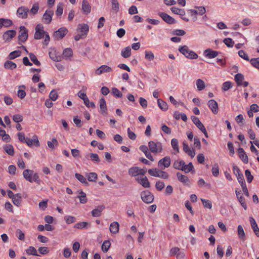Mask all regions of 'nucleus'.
<instances>
[{"label":"nucleus","instance_id":"nucleus-1","mask_svg":"<svg viewBox=\"0 0 259 259\" xmlns=\"http://www.w3.org/2000/svg\"><path fill=\"white\" fill-rule=\"evenodd\" d=\"M179 51L188 59H196L198 57V55L194 51L190 50L187 46L184 45L180 47Z\"/></svg>","mask_w":259,"mask_h":259},{"label":"nucleus","instance_id":"nucleus-2","mask_svg":"<svg viewBox=\"0 0 259 259\" xmlns=\"http://www.w3.org/2000/svg\"><path fill=\"white\" fill-rule=\"evenodd\" d=\"M159 168H154L149 169L148 170L149 175L153 177L160 178L163 179H167L169 178V175L167 172Z\"/></svg>","mask_w":259,"mask_h":259},{"label":"nucleus","instance_id":"nucleus-3","mask_svg":"<svg viewBox=\"0 0 259 259\" xmlns=\"http://www.w3.org/2000/svg\"><path fill=\"white\" fill-rule=\"evenodd\" d=\"M150 151L153 153H160L162 152V146L160 142H155L151 141L148 143Z\"/></svg>","mask_w":259,"mask_h":259},{"label":"nucleus","instance_id":"nucleus-4","mask_svg":"<svg viewBox=\"0 0 259 259\" xmlns=\"http://www.w3.org/2000/svg\"><path fill=\"white\" fill-rule=\"evenodd\" d=\"M142 200L146 203H152L154 200L153 195L148 191H142L141 193Z\"/></svg>","mask_w":259,"mask_h":259},{"label":"nucleus","instance_id":"nucleus-5","mask_svg":"<svg viewBox=\"0 0 259 259\" xmlns=\"http://www.w3.org/2000/svg\"><path fill=\"white\" fill-rule=\"evenodd\" d=\"M170 163L171 159L170 157L165 156L158 161L157 165L161 169H164L168 168Z\"/></svg>","mask_w":259,"mask_h":259},{"label":"nucleus","instance_id":"nucleus-6","mask_svg":"<svg viewBox=\"0 0 259 259\" xmlns=\"http://www.w3.org/2000/svg\"><path fill=\"white\" fill-rule=\"evenodd\" d=\"M146 169L140 168L139 167H132L128 169V174L130 176L136 177L138 175H144Z\"/></svg>","mask_w":259,"mask_h":259},{"label":"nucleus","instance_id":"nucleus-7","mask_svg":"<svg viewBox=\"0 0 259 259\" xmlns=\"http://www.w3.org/2000/svg\"><path fill=\"white\" fill-rule=\"evenodd\" d=\"M28 38V30L26 28L21 26L20 27L19 34L18 36V40L21 42H24Z\"/></svg>","mask_w":259,"mask_h":259},{"label":"nucleus","instance_id":"nucleus-8","mask_svg":"<svg viewBox=\"0 0 259 259\" xmlns=\"http://www.w3.org/2000/svg\"><path fill=\"white\" fill-rule=\"evenodd\" d=\"M46 32L44 30V27L41 24H38L35 27V32L34 37L36 39L42 38Z\"/></svg>","mask_w":259,"mask_h":259},{"label":"nucleus","instance_id":"nucleus-9","mask_svg":"<svg viewBox=\"0 0 259 259\" xmlns=\"http://www.w3.org/2000/svg\"><path fill=\"white\" fill-rule=\"evenodd\" d=\"M29 12L28 8L24 6H21L17 9V15L19 18L25 19L27 18Z\"/></svg>","mask_w":259,"mask_h":259},{"label":"nucleus","instance_id":"nucleus-10","mask_svg":"<svg viewBox=\"0 0 259 259\" xmlns=\"http://www.w3.org/2000/svg\"><path fill=\"white\" fill-rule=\"evenodd\" d=\"M67 32L68 30L66 28L61 27L54 32L53 37L57 40L62 39L67 34Z\"/></svg>","mask_w":259,"mask_h":259},{"label":"nucleus","instance_id":"nucleus-11","mask_svg":"<svg viewBox=\"0 0 259 259\" xmlns=\"http://www.w3.org/2000/svg\"><path fill=\"white\" fill-rule=\"evenodd\" d=\"M89 31V26L87 24H79L78 25L77 31L84 37H86Z\"/></svg>","mask_w":259,"mask_h":259},{"label":"nucleus","instance_id":"nucleus-12","mask_svg":"<svg viewBox=\"0 0 259 259\" xmlns=\"http://www.w3.org/2000/svg\"><path fill=\"white\" fill-rule=\"evenodd\" d=\"M54 15V12L52 10H47L42 16V21L44 23L50 24L52 20V17Z\"/></svg>","mask_w":259,"mask_h":259},{"label":"nucleus","instance_id":"nucleus-13","mask_svg":"<svg viewBox=\"0 0 259 259\" xmlns=\"http://www.w3.org/2000/svg\"><path fill=\"white\" fill-rule=\"evenodd\" d=\"M112 71L111 67L106 65H103L95 70V73L97 75H100L103 73L111 72Z\"/></svg>","mask_w":259,"mask_h":259},{"label":"nucleus","instance_id":"nucleus-14","mask_svg":"<svg viewBox=\"0 0 259 259\" xmlns=\"http://www.w3.org/2000/svg\"><path fill=\"white\" fill-rule=\"evenodd\" d=\"M158 15L168 24H172L176 23V20L164 12H159Z\"/></svg>","mask_w":259,"mask_h":259},{"label":"nucleus","instance_id":"nucleus-15","mask_svg":"<svg viewBox=\"0 0 259 259\" xmlns=\"http://www.w3.org/2000/svg\"><path fill=\"white\" fill-rule=\"evenodd\" d=\"M16 34V31L14 30H9L6 31L3 34V39L5 41H9Z\"/></svg>","mask_w":259,"mask_h":259},{"label":"nucleus","instance_id":"nucleus-16","mask_svg":"<svg viewBox=\"0 0 259 259\" xmlns=\"http://www.w3.org/2000/svg\"><path fill=\"white\" fill-rule=\"evenodd\" d=\"M100 112L101 114L105 116L107 114V108L106 106V103L105 99L102 98L100 99Z\"/></svg>","mask_w":259,"mask_h":259},{"label":"nucleus","instance_id":"nucleus-17","mask_svg":"<svg viewBox=\"0 0 259 259\" xmlns=\"http://www.w3.org/2000/svg\"><path fill=\"white\" fill-rule=\"evenodd\" d=\"M207 105L214 114H217L218 112V105L215 100L213 99L209 100L208 101Z\"/></svg>","mask_w":259,"mask_h":259},{"label":"nucleus","instance_id":"nucleus-18","mask_svg":"<svg viewBox=\"0 0 259 259\" xmlns=\"http://www.w3.org/2000/svg\"><path fill=\"white\" fill-rule=\"evenodd\" d=\"M28 146H31L34 144L36 146L38 147L39 146V142L38 140L37 137L36 135H33L31 139L29 138H26L25 142Z\"/></svg>","mask_w":259,"mask_h":259},{"label":"nucleus","instance_id":"nucleus-19","mask_svg":"<svg viewBox=\"0 0 259 259\" xmlns=\"http://www.w3.org/2000/svg\"><path fill=\"white\" fill-rule=\"evenodd\" d=\"M219 54V52L213 51L210 49H207L204 51V55L206 58L212 59L216 57Z\"/></svg>","mask_w":259,"mask_h":259},{"label":"nucleus","instance_id":"nucleus-20","mask_svg":"<svg viewBox=\"0 0 259 259\" xmlns=\"http://www.w3.org/2000/svg\"><path fill=\"white\" fill-rule=\"evenodd\" d=\"M177 176L178 179L181 182L183 183L184 184L186 185L187 186L190 185V181L187 176L182 175L180 172H177Z\"/></svg>","mask_w":259,"mask_h":259},{"label":"nucleus","instance_id":"nucleus-21","mask_svg":"<svg viewBox=\"0 0 259 259\" xmlns=\"http://www.w3.org/2000/svg\"><path fill=\"white\" fill-rule=\"evenodd\" d=\"M239 156L243 162L247 163L248 162V158L247 155L245 153L244 149L242 148H239L238 149Z\"/></svg>","mask_w":259,"mask_h":259},{"label":"nucleus","instance_id":"nucleus-22","mask_svg":"<svg viewBox=\"0 0 259 259\" xmlns=\"http://www.w3.org/2000/svg\"><path fill=\"white\" fill-rule=\"evenodd\" d=\"M33 173V170L27 169L23 171V175L26 180L31 183L32 182V176Z\"/></svg>","mask_w":259,"mask_h":259},{"label":"nucleus","instance_id":"nucleus-23","mask_svg":"<svg viewBox=\"0 0 259 259\" xmlns=\"http://www.w3.org/2000/svg\"><path fill=\"white\" fill-rule=\"evenodd\" d=\"M249 221L254 233L257 237H259V228L255 220L252 217H250Z\"/></svg>","mask_w":259,"mask_h":259},{"label":"nucleus","instance_id":"nucleus-24","mask_svg":"<svg viewBox=\"0 0 259 259\" xmlns=\"http://www.w3.org/2000/svg\"><path fill=\"white\" fill-rule=\"evenodd\" d=\"M105 207L103 205H100L97 208L93 209L91 213L94 217H99L101 215L102 211L104 210Z\"/></svg>","mask_w":259,"mask_h":259},{"label":"nucleus","instance_id":"nucleus-25","mask_svg":"<svg viewBox=\"0 0 259 259\" xmlns=\"http://www.w3.org/2000/svg\"><path fill=\"white\" fill-rule=\"evenodd\" d=\"M81 9L82 11L87 14L91 12V7L87 0L82 1Z\"/></svg>","mask_w":259,"mask_h":259},{"label":"nucleus","instance_id":"nucleus-26","mask_svg":"<svg viewBox=\"0 0 259 259\" xmlns=\"http://www.w3.org/2000/svg\"><path fill=\"white\" fill-rule=\"evenodd\" d=\"M119 225L118 223L114 222L110 225V231L113 234H116L119 231Z\"/></svg>","mask_w":259,"mask_h":259},{"label":"nucleus","instance_id":"nucleus-27","mask_svg":"<svg viewBox=\"0 0 259 259\" xmlns=\"http://www.w3.org/2000/svg\"><path fill=\"white\" fill-rule=\"evenodd\" d=\"M244 77L241 73H237L235 75V80L238 86H241L244 81Z\"/></svg>","mask_w":259,"mask_h":259},{"label":"nucleus","instance_id":"nucleus-28","mask_svg":"<svg viewBox=\"0 0 259 259\" xmlns=\"http://www.w3.org/2000/svg\"><path fill=\"white\" fill-rule=\"evenodd\" d=\"M4 67L7 69L14 70L17 67V65L11 61L7 60L4 63Z\"/></svg>","mask_w":259,"mask_h":259},{"label":"nucleus","instance_id":"nucleus-29","mask_svg":"<svg viewBox=\"0 0 259 259\" xmlns=\"http://www.w3.org/2000/svg\"><path fill=\"white\" fill-rule=\"evenodd\" d=\"M185 164L183 160H176L173 163V167L176 169L181 170V168Z\"/></svg>","mask_w":259,"mask_h":259},{"label":"nucleus","instance_id":"nucleus-30","mask_svg":"<svg viewBox=\"0 0 259 259\" xmlns=\"http://www.w3.org/2000/svg\"><path fill=\"white\" fill-rule=\"evenodd\" d=\"M181 170L184 171L186 173H188L191 171L194 170V167L192 162H190L188 164L185 163L181 168Z\"/></svg>","mask_w":259,"mask_h":259},{"label":"nucleus","instance_id":"nucleus-31","mask_svg":"<svg viewBox=\"0 0 259 259\" xmlns=\"http://www.w3.org/2000/svg\"><path fill=\"white\" fill-rule=\"evenodd\" d=\"M5 151L11 156H13L14 154V149L12 145H6L4 147Z\"/></svg>","mask_w":259,"mask_h":259},{"label":"nucleus","instance_id":"nucleus-32","mask_svg":"<svg viewBox=\"0 0 259 259\" xmlns=\"http://www.w3.org/2000/svg\"><path fill=\"white\" fill-rule=\"evenodd\" d=\"M131 55V49L130 47H127L121 51V56L124 58H127Z\"/></svg>","mask_w":259,"mask_h":259},{"label":"nucleus","instance_id":"nucleus-33","mask_svg":"<svg viewBox=\"0 0 259 259\" xmlns=\"http://www.w3.org/2000/svg\"><path fill=\"white\" fill-rule=\"evenodd\" d=\"M157 104L158 107L162 110L165 111L168 109L167 103L160 99H158Z\"/></svg>","mask_w":259,"mask_h":259},{"label":"nucleus","instance_id":"nucleus-34","mask_svg":"<svg viewBox=\"0 0 259 259\" xmlns=\"http://www.w3.org/2000/svg\"><path fill=\"white\" fill-rule=\"evenodd\" d=\"M140 182L139 183L143 187L145 188H149L150 186V182H149L147 178L145 176L144 177L140 178Z\"/></svg>","mask_w":259,"mask_h":259},{"label":"nucleus","instance_id":"nucleus-35","mask_svg":"<svg viewBox=\"0 0 259 259\" xmlns=\"http://www.w3.org/2000/svg\"><path fill=\"white\" fill-rule=\"evenodd\" d=\"M237 232L239 237L242 239V241L245 240V233L243 228L241 225H239L237 228Z\"/></svg>","mask_w":259,"mask_h":259},{"label":"nucleus","instance_id":"nucleus-36","mask_svg":"<svg viewBox=\"0 0 259 259\" xmlns=\"http://www.w3.org/2000/svg\"><path fill=\"white\" fill-rule=\"evenodd\" d=\"M196 84L198 91H202L205 87V82L201 79H198L196 80Z\"/></svg>","mask_w":259,"mask_h":259},{"label":"nucleus","instance_id":"nucleus-37","mask_svg":"<svg viewBox=\"0 0 259 259\" xmlns=\"http://www.w3.org/2000/svg\"><path fill=\"white\" fill-rule=\"evenodd\" d=\"M21 52L19 50H16L10 53L8 56V58L10 60H13L16 58L20 56Z\"/></svg>","mask_w":259,"mask_h":259},{"label":"nucleus","instance_id":"nucleus-38","mask_svg":"<svg viewBox=\"0 0 259 259\" xmlns=\"http://www.w3.org/2000/svg\"><path fill=\"white\" fill-rule=\"evenodd\" d=\"M112 4V10L117 13L119 10V5L117 0H110Z\"/></svg>","mask_w":259,"mask_h":259},{"label":"nucleus","instance_id":"nucleus-39","mask_svg":"<svg viewBox=\"0 0 259 259\" xmlns=\"http://www.w3.org/2000/svg\"><path fill=\"white\" fill-rule=\"evenodd\" d=\"M75 178L82 184H84L86 186H88L89 185V183L87 182L85 178L82 175L76 173L75 174Z\"/></svg>","mask_w":259,"mask_h":259},{"label":"nucleus","instance_id":"nucleus-40","mask_svg":"<svg viewBox=\"0 0 259 259\" xmlns=\"http://www.w3.org/2000/svg\"><path fill=\"white\" fill-rule=\"evenodd\" d=\"M171 145L172 148L176 151V153L179 152V142L177 139H172L171 141Z\"/></svg>","mask_w":259,"mask_h":259},{"label":"nucleus","instance_id":"nucleus-41","mask_svg":"<svg viewBox=\"0 0 259 259\" xmlns=\"http://www.w3.org/2000/svg\"><path fill=\"white\" fill-rule=\"evenodd\" d=\"M170 10L175 14L181 16H184L185 14V11L183 9H179L176 7H172Z\"/></svg>","mask_w":259,"mask_h":259},{"label":"nucleus","instance_id":"nucleus-42","mask_svg":"<svg viewBox=\"0 0 259 259\" xmlns=\"http://www.w3.org/2000/svg\"><path fill=\"white\" fill-rule=\"evenodd\" d=\"M87 177L90 182H96L97 179V174L96 172L89 173Z\"/></svg>","mask_w":259,"mask_h":259},{"label":"nucleus","instance_id":"nucleus-43","mask_svg":"<svg viewBox=\"0 0 259 259\" xmlns=\"http://www.w3.org/2000/svg\"><path fill=\"white\" fill-rule=\"evenodd\" d=\"M88 156H90L93 161L96 162H99L100 161L99 157L96 153H90L87 155L86 157H88Z\"/></svg>","mask_w":259,"mask_h":259},{"label":"nucleus","instance_id":"nucleus-44","mask_svg":"<svg viewBox=\"0 0 259 259\" xmlns=\"http://www.w3.org/2000/svg\"><path fill=\"white\" fill-rule=\"evenodd\" d=\"M47 144L48 147L53 150L55 148V146L58 145V142L55 138H53L51 141H48Z\"/></svg>","mask_w":259,"mask_h":259},{"label":"nucleus","instance_id":"nucleus-45","mask_svg":"<svg viewBox=\"0 0 259 259\" xmlns=\"http://www.w3.org/2000/svg\"><path fill=\"white\" fill-rule=\"evenodd\" d=\"M39 10V4L38 3H35L33 5L32 8L29 10L30 14L32 15H35L37 13Z\"/></svg>","mask_w":259,"mask_h":259},{"label":"nucleus","instance_id":"nucleus-46","mask_svg":"<svg viewBox=\"0 0 259 259\" xmlns=\"http://www.w3.org/2000/svg\"><path fill=\"white\" fill-rule=\"evenodd\" d=\"M205 135L206 138H208L207 132L204 127V125L201 122H200L197 125H196Z\"/></svg>","mask_w":259,"mask_h":259},{"label":"nucleus","instance_id":"nucleus-47","mask_svg":"<svg viewBox=\"0 0 259 259\" xmlns=\"http://www.w3.org/2000/svg\"><path fill=\"white\" fill-rule=\"evenodd\" d=\"M203 205L205 208L211 209L212 208L211 202L209 200H206L203 198L201 199Z\"/></svg>","mask_w":259,"mask_h":259},{"label":"nucleus","instance_id":"nucleus-48","mask_svg":"<svg viewBox=\"0 0 259 259\" xmlns=\"http://www.w3.org/2000/svg\"><path fill=\"white\" fill-rule=\"evenodd\" d=\"M29 56L31 61L33 62L34 64L37 66L40 65V62L37 60L36 57L34 54L31 53L29 54Z\"/></svg>","mask_w":259,"mask_h":259},{"label":"nucleus","instance_id":"nucleus-49","mask_svg":"<svg viewBox=\"0 0 259 259\" xmlns=\"http://www.w3.org/2000/svg\"><path fill=\"white\" fill-rule=\"evenodd\" d=\"M49 97L50 100H51L52 101H56L58 97V94L57 92L55 90H53L50 93Z\"/></svg>","mask_w":259,"mask_h":259},{"label":"nucleus","instance_id":"nucleus-50","mask_svg":"<svg viewBox=\"0 0 259 259\" xmlns=\"http://www.w3.org/2000/svg\"><path fill=\"white\" fill-rule=\"evenodd\" d=\"M26 252L28 255H38L36 249L33 246H30L26 250Z\"/></svg>","mask_w":259,"mask_h":259},{"label":"nucleus","instance_id":"nucleus-51","mask_svg":"<svg viewBox=\"0 0 259 259\" xmlns=\"http://www.w3.org/2000/svg\"><path fill=\"white\" fill-rule=\"evenodd\" d=\"M223 42L229 48H232L234 44V41L231 38H226L224 39Z\"/></svg>","mask_w":259,"mask_h":259},{"label":"nucleus","instance_id":"nucleus-52","mask_svg":"<svg viewBox=\"0 0 259 259\" xmlns=\"http://www.w3.org/2000/svg\"><path fill=\"white\" fill-rule=\"evenodd\" d=\"M72 55V51L70 48H67L65 49L63 52V56L66 58L71 57Z\"/></svg>","mask_w":259,"mask_h":259},{"label":"nucleus","instance_id":"nucleus-53","mask_svg":"<svg viewBox=\"0 0 259 259\" xmlns=\"http://www.w3.org/2000/svg\"><path fill=\"white\" fill-rule=\"evenodd\" d=\"M2 22V26L8 27L12 25V21L10 19H6L4 18H1Z\"/></svg>","mask_w":259,"mask_h":259},{"label":"nucleus","instance_id":"nucleus-54","mask_svg":"<svg viewBox=\"0 0 259 259\" xmlns=\"http://www.w3.org/2000/svg\"><path fill=\"white\" fill-rule=\"evenodd\" d=\"M63 12V5L62 3H59L57 5V10L56 12L57 16H61Z\"/></svg>","mask_w":259,"mask_h":259},{"label":"nucleus","instance_id":"nucleus-55","mask_svg":"<svg viewBox=\"0 0 259 259\" xmlns=\"http://www.w3.org/2000/svg\"><path fill=\"white\" fill-rule=\"evenodd\" d=\"M212 174L214 177H218L219 174V167L218 164H214L211 169Z\"/></svg>","mask_w":259,"mask_h":259},{"label":"nucleus","instance_id":"nucleus-56","mask_svg":"<svg viewBox=\"0 0 259 259\" xmlns=\"http://www.w3.org/2000/svg\"><path fill=\"white\" fill-rule=\"evenodd\" d=\"M154 55L151 51H145V58L149 61H153L154 59Z\"/></svg>","mask_w":259,"mask_h":259},{"label":"nucleus","instance_id":"nucleus-57","mask_svg":"<svg viewBox=\"0 0 259 259\" xmlns=\"http://www.w3.org/2000/svg\"><path fill=\"white\" fill-rule=\"evenodd\" d=\"M83 102L85 106L88 107H91L93 109L96 107L94 102H90L88 98L85 99Z\"/></svg>","mask_w":259,"mask_h":259},{"label":"nucleus","instance_id":"nucleus-58","mask_svg":"<svg viewBox=\"0 0 259 259\" xmlns=\"http://www.w3.org/2000/svg\"><path fill=\"white\" fill-rule=\"evenodd\" d=\"M232 83L230 81H226L222 85V90L227 91L232 88Z\"/></svg>","mask_w":259,"mask_h":259},{"label":"nucleus","instance_id":"nucleus-59","mask_svg":"<svg viewBox=\"0 0 259 259\" xmlns=\"http://www.w3.org/2000/svg\"><path fill=\"white\" fill-rule=\"evenodd\" d=\"M165 184L164 182L158 181L156 182L155 187L158 191H161L164 187Z\"/></svg>","mask_w":259,"mask_h":259},{"label":"nucleus","instance_id":"nucleus-60","mask_svg":"<svg viewBox=\"0 0 259 259\" xmlns=\"http://www.w3.org/2000/svg\"><path fill=\"white\" fill-rule=\"evenodd\" d=\"M245 175L248 183H251L253 179V176L251 174L250 171L248 169L245 171Z\"/></svg>","mask_w":259,"mask_h":259},{"label":"nucleus","instance_id":"nucleus-61","mask_svg":"<svg viewBox=\"0 0 259 259\" xmlns=\"http://www.w3.org/2000/svg\"><path fill=\"white\" fill-rule=\"evenodd\" d=\"M64 220L68 224L73 223L76 221L75 218L73 216H65L64 217Z\"/></svg>","mask_w":259,"mask_h":259},{"label":"nucleus","instance_id":"nucleus-62","mask_svg":"<svg viewBox=\"0 0 259 259\" xmlns=\"http://www.w3.org/2000/svg\"><path fill=\"white\" fill-rule=\"evenodd\" d=\"M238 199L240 203L241 206L244 208L245 210L247 209V206L246 203H245V199L242 196V195H240V197H238Z\"/></svg>","mask_w":259,"mask_h":259},{"label":"nucleus","instance_id":"nucleus-63","mask_svg":"<svg viewBox=\"0 0 259 259\" xmlns=\"http://www.w3.org/2000/svg\"><path fill=\"white\" fill-rule=\"evenodd\" d=\"M250 63L253 66L259 69V58L251 59Z\"/></svg>","mask_w":259,"mask_h":259},{"label":"nucleus","instance_id":"nucleus-64","mask_svg":"<svg viewBox=\"0 0 259 259\" xmlns=\"http://www.w3.org/2000/svg\"><path fill=\"white\" fill-rule=\"evenodd\" d=\"M112 93L114 96L118 98H121L122 96V94L117 88H115L112 89Z\"/></svg>","mask_w":259,"mask_h":259}]
</instances>
